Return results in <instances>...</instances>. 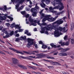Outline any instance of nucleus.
Wrapping results in <instances>:
<instances>
[{"mask_svg":"<svg viewBox=\"0 0 74 74\" xmlns=\"http://www.w3.org/2000/svg\"><path fill=\"white\" fill-rule=\"evenodd\" d=\"M63 23V21L59 20L52 23L49 24V27H51L50 28L51 30H52V29H53L55 30V31L54 32V36L56 37H58L60 36V32H61V31L65 32H67V30H65V27L62 28V27H58V26L57 25H55L56 23H57V25H59ZM59 31H60V32Z\"/></svg>","mask_w":74,"mask_h":74,"instance_id":"1","label":"nucleus"},{"mask_svg":"<svg viewBox=\"0 0 74 74\" xmlns=\"http://www.w3.org/2000/svg\"><path fill=\"white\" fill-rule=\"evenodd\" d=\"M62 1V0H54L53 2H52V3L53 5L55 6L56 4H57V2L59 3V5H60L61 6V7L60 6V8H59V10L60 11H62V10L64 8V6L63 5V3H61V1Z\"/></svg>","mask_w":74,"mask_h":74,"instance_id":"2","label":"nucleus"},{"mask_svg":"<svg viewBox=\"0 0 74 74\" xmlns=\"http://www.w3.org/2000/svg\"><path fill=\"white\" fill-rule=\"evenodd\" d=\"M11 1L12 3H17V4H16V8H17L18 7H19V5L21 4V3H23L24 2L25 0H16L15 1V0H11Z\"/></svg>","mask_w":74,"mask_h":74,"instance_id":"3","label":"nucleus"},{"mask_svg":"<svg viewBox=\"0 0 74 74\" xmlns=\"http://www.w3.org/2000/svg\"><path fill=\"white\" fill-rule=\"evenodd\" d=\"M29 21L32 23L31 24H30V26L32 25L34 26H37V24L36 23H37V21L36 20H34L32 18V17H30L29 18Z\"/></svg>","mask_w":74,"mask_h":74,"instance_id":"4","label":"nucleus"},{"mask_svg":"<svg viewBox=\"0 0 74 74\" xmlns=\"http://www.w3.org/2000/svg\"><path fill=\"white\" fill-rule=\"evenodd\" d=\"M27 40L28 43L27 45V47H28V48H29L30 45H33V40L32 39L28 38L27 39Z\"/></svg>","mask_w":74,"mask_h":74,"instance_id":"5","label":"nucleus"},{"mask_svg":"<svg viewBox=\"0 0 74 74\" xmlns=\"http://www.w3.org/2000/svg\"><path fill=\"white\" fill-rule=\"evenodd\" d=\"M49 15V16L47 17V20L48 21H50V22H53V21H55L56 20V19L58 17V16H57L55 18H51V16L50 15Z\"/></svg>","mask_w":74,"mask_h":74,"instance_id":"6","label":"nucleus"},{"mask_svg":"<svg viewBox=\"0 0 74 74\" xmlns=\"http://www.w3.org/2000/svg\"><path fill=\"white\" fill-rule=\"evenodd\" d=\"M41 17L42 18H44H44L42 20V22H44L46 21L47 19V18H48V17L49 16V15H45V14L44 13H42L41 14Z\"/></svg>","mask_w":74,"mask_h":74,"instance_id":"7","label":"nucleus"},{"mask_svg":"<svg viewBox=\"0 0 74 74\" xmlns=\"http://www.w3.org/2000/svg\"><path fill=\"white\" fill-rule=\"evenodd\" d=\"M49 24L48 25V27H43L41 29L42 30H43V31H44L45 32V29L49 31L50 30V31H51V32L52 30V29L51 30V29H50V27H49Z\"/></svg>","mask_w":74,"mask_h":74,"instance_id":"8","label":"nucleus"},{"mask_svg":"<svg viewBox=\"0 0 74 74\" xmlns=\"http://www.w3.org/2000/svg\"><path fill=\"white\" fill-rule=\"evenodd\" d=\"M12 61L13 63L14 64H16L19 62V61L18 60L14 58H12Z\"/></svg>","mask_w":74,"mask_h":74,"instance_id":"9","label":"nucleus"},{"mask_svg":"<svg viewBox=\"0 0 74 74\" xmlns=\"http://www.w3.org/2000/svg\"><path fill=\"white\" fill-rule=\"evenodd\" d=\"M60 8V6L58 5V6H56L55 7H54L53 8L51 6L49 8V10L50 11H51L52 10H55V9H58V8Z\"/></svg>","mask_w":74,"mask_h":74,"instance_id":"10","label":"nucleus"},{"mask_svg":"<svg viewBox=\"0 0 74 74\" xmlns=\"http://www.w3.org/2000/svg\"><path fill=\"white\" fill-rule=\"evenodd\" d=\"M11 8H7V6L6 5L4 6V8H0V10H3V11H5V10H9V9H11Z\"/></svg>","mask_w":74,"mask_h":74,"instance_id":"11","label":"nucleus"},{"mask_svg":"<svg viewBox=\"0 0 74 74\" xmlns=\"http://www.w3.org/2000/svg\"><path fill=\"white\" fill-rule=\"evenodd\" d=\"M36 56H38L36 58V59H39V58H41L43 57V55L42 54H37L36 55Z\"/></svg>","mask_w":74,"mask_h":74,"instance_id":"12","label":"nucleus"},{"mask_svg":"<svg viewBox=\"0 0 74 74\" xmlns=\"http://www.w3.org/2000/svg\"><path fill=\"white\" fill-rule=\"evenodd\" d=\"M5 33L6 35H7L8 36H12L13 34H14V31H12L10 32V34H8V32H7V31H6L5 32Z\"/></svg>","mask_w":74,"mask_h":74,"instance_id":"13","label":"nucleus"},{"mask_svg":"<svg viewBox=\"0 0 74 74\" xmlns=\"http://www.w3.org/2000/svg\"><path fill=\"white\" fill-rule=\"evenodd\" d=\"M23 7H24V6L22 5L19 8H18L19 7H18L16 8V9L17 10V11L18 12H19V11H20L21 10H23Z\"/></svg>","mask_w":74,"mask_h":74,"instance_id":"14","label":"nucleus"},{"mask_svg":"<svg viewBox=\"0 0 74 74\" xmlns=\"http://www.w3.org/2000/svg\"><path fill=\"white\" fill-rule=\"evenodd\" d=\"M42 1L43 2L45 1L46 4H48L50 3L51 1L50 0H42Z\"/></svg>","mask_w":74,"mask_h":74,"instance_id":"15","label":"nucleus"},{"mask_svg":"<svg viewBox=\"0 0 74 74\" xmlns=\"http://www.w3.org/2000/svg\"><path fill=\"white\" fill-rule=\"evenodd\" d=\"M6 18L5 16H0V22H1L2 20H5Z\"/></svg>","mask_w":74,"mask_h":74,"instance_id":"16","label":"nucleus"},{"mask_svg":"<svg viewBox=\"0 0 74 74\" xmlns=\"http://www.w3.org/2000/svg\"><path fill=\"white\" fill-rule=\"evenodd\" d=\"M40 5L42 8H45V6H46V5L44 3V2H42V3L40 4Z\"/></svg>","mask_w":74,"mask_h":74,"instance_id":"17","label":"nucleus"},{"mask_svg":"<svg viewBox=\"0 0 74 74\" xmlns=\"http://www.w3.org/2000/svg\"><path fill=\"white\" fill-rule=\"evenodd\" d=\"M70 49L69 48H67L65 49H64L63 50H62L61 51V52H66V51H69Z\"/></svg>","mask_w":74,"mask_h":74,"instance_id":"18","label":"nucleus"},{"mask_svg":"<svg viewBox=\"0 0 74 74\" xmlns=\"http://www.w3.org/2000/svg\"><path fill=\"white\" fill-rule=\"evenodd\" d=\"M20 40H26V37L25 36H21Z\"/></svg>","mask_w":74,"mask_h":74,"instance_id":"19","label":"nucleus"},{"mask_svg":"<svg viewBox=\"0 0 74 74\" xmlns=\"http://www.w3.org/2000/svg\"><path fill=\"white\" fill-rule=\"evenodd\" d=\"M31 12H36V10L35 8H32L31 10Z\"/></svg>","mask_w":74,"mask_h":74,"instance_id":"20","label":"nucleus"},{"mask_svg":"<svg viewBox=\"0 0 74 74\" xmlns=\"http://www.w3.org/2000/svg\"><path fill=\"white\" fill-rule=\"evenodd\" d=\"M32 15L34 17L37 16V12H34L32 13Z\"/></svg>","mask_w":74,"mask_h":74,"instance_id":"21","label":"nucleus"},{"mask_svg":"<svg viewBox=\"0 0 74 74\" xmlns=\"http://www.w3.org/2000/svg\"><path fill=\"white\" fill-rule=\"evenodd\" d=\"M51 46L52 47H54V48H56V45H55L54 44L52 43L50 44Z\"/></svg>","mask_w":74,"mask_h":74,"instance_id":"22","label":"nucleus"},{"mask_svg":"<svg viewBox=\"0 0 74 74\" xmlns=\"http://www.w3.org/2000/svg\"><path fill=\"white\" fill-rule=\"evenodd\" d=\"M59 44H61V46H64V42H62V41H60L59 42Z\"/></svg>","mask_w":74,"mask_h":74,"instance_id":"23","label":"nucleus"},{"mask_svg":"<svg viewBox=\"0 0 74 74\" xmlns=\"http://www.w3.org/2000/svg\"><path fill=\"white\" fill-rule=\"evenodd\" d=\"M14 52H16L17 53H20V54H22V52L18 51L16 50H15Z\"/></svg>","mask_w":74,"mask_h":74,"instance_id":"24","label":"nucleus"},{"mask_svg":"<svg viewBox=\"0 0 74 74\" xmlns=\"http://www.w3.org/2000/svg\"><path fill=\"white\" fill-rule=\"evenodd\" d=\"M29 67V69H37V68L35 67H33L32 66H28Z\"/></svg>","mask_w":74,"mask_h":74,"instance_id":"25","label":"nucleus"},{"mask_svg":"<svg viewBox=\"0 0 74 74\" xmlns=\"http://www.w3.org/2000/svg\"><path fill=\"white\" fill-rule=\"evenodd\" d=\"M64 12V11H62V12H60L58 13L57 14V16L58 15H60V14H63V13Z\"/></svg>","mask_w":74,"mask_h":74,"instance_id":"26","label":"nucleus"},{"mask_svg":"<svg viewBox=\"0 0 74 74\" xmlns=\"http://www.w3.org/2000/svg\"><path fill=\"white\" fill-rule=\"evenodd\" d=\"M46 57L47 59H55V58L52 57L47 56Z\"/></svg>","mask_w":74,"mask_h":74,"instance_id":"27","label":"nucleus"},{"mask_svg":"<svg viewBox=\"0 0 74 74\" xmlns=\"http://www.w3.org/2000/svg\"><path fill=\"white\" fill-rule=\"evenodd\" d=\"M15 27L17 29H19L20 28H21V27H19L18 25H16L15 26Z\"/></svg>","mask_w":74,"mask_h":74,"instance_id":"28","label":"nucleus"},{"mask_svg":"<svg viewBox=\"0 0 74 74\" xmlns=\"http://www.w3.org/2000/svg\"><path fill=\"white\" fill-rule=\"evenodd\" d=\"M29 16H30V15L28 14H25V16L26 18H29Z\"/></svg>","mask_w":74,"mask_h":74,"instance_id":"29","label":"nucleus"},{"mask_svg":"<svg viewBox=\"0 0 74 74\" xmlns=\"http://www.w3.org/2000/svg\"><path fill=\"white\" fill-rule=\"evenodd\" d=\"M42 48H43V49H45V48H47V46L45 45H43L42 46Z\"/></svg>","mask_w":74,"mask_h":74,"instance_id":"30","label":"nucleus"},{"mask_svg":"<svg viewBox=\"0 0 74 74\" xmlns=\"http://www.w3.org/2000/svg\"><path fill=\"white\" fill-rule=\"evenodd\" d=\"M21 68L22 69H24V70H27V68L25 66L23 65V66H22Z\"/></svg>","mask_w":74,"mask_h":74,"instance_id":"31","label":"nucleus"},{"mask_svg":"<svg viewBox=\"0 0 74 74\" xmlns=\"http://www.w3.org/2000/svg\"><path fill=\"white\" fill-rule=\"evenodd\" d=\"M38 4V3H36V6H35V7H36V9H37V10H38V9H39L40 8L39 7H38V6H37Z\"/></svg>","mask_w":74,"mask_h":74,"instance_id":"32","label":"nucleus"},{"mask_svg":"<svg viewBox=\"0 0 74 74\" xmlns=\"http://www.w3.org/2000/svg\"><path fill=\"white\" fill-rule=\"evenodd\" d=\"M25 10L26 11H30V9L28 8H26Z\"/></svg>","mask_w":74,"mask_h":74,"instance_id":"33","label":"nucleus"},{"mask_svg":"<svg viewBox=\"0 0 74 74\" xmlns=\"http://www.w3.org/2000/svg\"><path fill=\"white\" fill-rule=\"evenodd\" d=\"M10 37V35H6V36H3V38H8Z\"/></svg>","mask_w":74,"mask_h":74,"instance_id":"34","label":"nucleus"},{"mask_svg":"<svg viewBox=\"0 0 74 74\" xmlns=\"http://www.w3.org/2000/svg\"><path fill=\"white\" fill-rule=\"evenodd\" d=\"M71 42L72 44H74V40L73 39H71Z\"/></svg>","mask_w":74,"mask_h":74,"instance_id":"35","label":"nucleus"},{"mask_svg":"<svg viewBox=\"0 0 74 74\" xmlns=\"http://www.w3.org/2000/svg\"><path fill=\"white\" fill-rule=\"evenodd\" d=\"M17 66H18L19 67H20L21 68H22V66L23 65H21V64H17Z\"/></svg>","mask_w":74,"mask_h":74,"instance_id":"36","label":"nucleus"},{"mask_svg":"<svg viewBox=\"0 0 74 74\" xmlns=\"http://www.w3.org/2000/svg\"><path fill=\"white\" fill-rule=\"evenodd\" d=\"M64 38V40L66 41V40H67V36H65Z\"/></svg>","mask_w":74,"mask_h":74,"instance_id":"37","label":"nucleus"},{"mask_svg":"<svg viewBox=\"0 0 74 74\" xmlns=\"http://www.w3.org/2000/svg\"><path fill=\"white\" fill-rule=\"evenodd\" d=\"M28 33L29 31H28V30H25V31L24 33L25 34H27Z\"/></svg>","mask_w":74,"mask_h":74,"instance_id":"38","label":"nucleus"},{"mask_svg":"<svg viewBox=\"0 0 74 74\" xmlns=\"http://www.w3.org/2000/svg\"><path fill=\"white\" fill-rule=\"evenodd\" d=\"M21 13L23 15H25V14H26V12H25V11L21 12Z\"/></svg>","mask_w":74,"mask_h":74,"instance_id":"39","label":"nucleus"},{"mask_svg":"<svg viewBox=\"0 0 74 74\" xmlns=\"http://www.w3.org/2000/svg\"><path fill=\"white\" fill-rule=\"evenodd\" d=\"M64 45H69V42H66L65 43Z\"/></svg>","mask_w":74,"mask_h":74,"instance_id":"40","label":"nucleus"},{"mask_svg":"<svg viewBox=\"0 0 74 74\" xmlns=\"http://www.w3.org/2000/svg\"><path fill=\"white\" fill-rule=\"evenodd\" d=\"M52 64H53V65H56V64H57V62H52Z\"/></svg>","mask_w":74,"mask_h":74,"instance_id":"41","label":"nucleus"},{"mask_svg":"<svg viewBox=\"0 0 74 74\" xmlns=\"http://www.w3.org/2000/svg\"><path fill=\"white\" fill-rule=\"evenodd\" d=\"M26 58V59H28L29 60H31L32 61V60H33V59L32 58H29V57H27Z\"/></svg>","mask_w":74,"mask_h":74,"instance_id":"42","label":"nucleus"},{"mask_svg":"<svg viewBox=\"0 0 74 74\" xmlns=\"http://www.w3.org/2000/svg\"><path fill=\"white\" fill-rule=\"evenodd\" d=\"M32 73H36V74H41L39 72H37L36 73L35 72H31Z\"/></svg>","mask_w":74,"mask_h":74,"instance_id":"43","label":"nucleus"},{"mask_svg":"<svg viewBox=\"0 0 74 74\" xmlns=\"http://www.w3.org/2000/svg\"><path fill=\"white\" fill-rule=\"evenodd\" d=\"M24 52L25 53H27V54H28L29 55H30V52H27V51H24Z\"/></svg>","mask_w":74,"mask_h":74,"instance_id":"44","label":"nucleus"},{"mask_svg":"<svg viewBox=\"0 0 74 74\" xmlns=\"http://www.w3.org/2000/svg\"><path fill=\"white\" fill-rule=\"evenodd\" d=\"M9 49H10V50H11L12 51H15V50L14 49L11 48V47H9Z\"/></svg>","mask_w":74,"mask_h":74,"instance_id":"45","label":"nucleus"},{"mask_svg":"<svg viewBox=\"0 0 74 74\" xmlns=\"http://www.w3.org/2000/svg\"><path fill=\"white\" fill-rule=\"evenodd\" d=\"M6 30H7V29L3 28V29L2 30V32H5V31H6Z\"/></svg>","mask_w":74,"mask_h":74,"instance_id":"46","label":"nucleus"},{"mask_svg":"<svg viewBox=\"0 0 74 74\" xmlns=\"http://www.w3.org/2000/svg\"><path fill=\"white\" fill-rule=\"evenodd\" d=\"M14 24H11V25L10 27L13 28V27H14Z\"/></svg>","mask_w":74,"mask_h":74,"instance_id":"47","label":"nucleus"},{"mask_svg":"<svg viewBox=\"0 0 74 74\" xmlns=\"http://www.w3.org/2000/svg\"><path fill=\"white\" fill-rule=\"evenodd\" d=\"M32 52H34L35 53H38V51H32Z\"/></svg>","mask_w":74,"mask_h":74,"instance_id":"48","label":"nucleus"},{"mask_svg":"<svg viewBox=\"0 0 74 74\" xmlns=\"http://www.w3.org/2000/svg\"><path fill=\"white\" fill-rule=\"evenodd\" d=\"M27 35L29 36H32V34H30V33L29 32H28V33H27Z\"/></svg>","mask_w":74,"mask_h":74,"instance_id":"49","label":"nucleus"},{"mask_svg":"<svg viewBox=\"0 0 74 74\" xmlns=\"http://www.w3.org/2000/svg\"><path fill=\"white\" fill-rule=\"evenodd\" d=\"M5 25H6V26H8V27H9L10 25V24L9 23H6Z\"/></svg>","mask_w":74,"mask_h":74,"instance_id":"50","label":"nucleus"},{"mask_svg":"<svg viewBox=\"0 0 74 74\" xmlns=\"http://www.w3.org/2000/svg\"><path fill=\"white\" fill-rule=\"evenodd\" d=\"M18 29L19 30V32H22V31H23V29H21V28H20Z\"/></svg>","mask_w":74,"mask_h":74,"instance_id":"51","label":"nucleus"},{"mask_svg":"<svg viewBox=\"0 0 74 74\" xmlns=\"http://www.w3.org/2000/svg\"><path fill=\"white\" fill-rule=\"evenodd\" d=\"M29 58H33L34 59V58H36V57H35V56H29Z\"/></svg>","mask_w":74,"mask_h":74,"instance_id":"52","label":"nucleus"},{"mask_svg":"<svg viewBox=\"0 0 74 74\" xmlns=\"http://www.w3.org/2000/svg\"><path fill=\"white\" fill-rule=\"evenodd\" d=\"M42 25H43V26H46L47 25V24L45 23H42Z\"/></svg>","mask_w":74,"mask_h":74,"instance_id":"53","label":"nucleus"},{"mask_svg":"<svg viewBox=\"0 0 74 74\" xmlns=\"http://www.w3.org/2000/svg\"><path fill=\"white\" fill-rule=\"evenodd\" d=\"M63 56H67V54L66 53H63Z\"/></svg>","mask_w":74,"mask_h":74,"instance_id":"54","label":"nucleus"},{"mask_svg":"<svg viewBox=\"0 0 74 74\" xmlns=\"http://www.w3.org/2000/svg\"><path fill=\"white\" fill-rule=\"evenodd\" d=\"M37 22L36 23H38V25L39 24H40V20H37Z\"/></svg>","mask_w":74,"mask_h":74,"instance_id":"55","label":"nucleus"},{"mask_svg":"<svg viewBox=\"0 0 74 74\" xmlns=\"http://www.w3.org/2000/svg\"><path fill=\"white\" fill-rule=\"evenodd\" d=\"M59 55H60V56H63V53H59Z\"/></svg>","mask_w":74,"mask_h":74,"instance_id":"56","label":"nucleus"},{"mask_svg":"<svg viewBox=\"0 0 74 74\" xmlns=\"http://www.w3.org/2000/svg\"><path fill=\"white\" fill-rule=\"evenodd\" d=\"M39 44H42V42L41 41H40L39 42Z\"/></svg>","mask_w":74,"mask_h":74,"instance_id":"57","label":"nucleus"},{"mask_svg":"<svg viewBox=\"0 0 74 74\" xmlns=\"http://www.w3.org/2000/svg\"><path fill=\"white\" fill-rule=\"evenodd\" d=\"M33 52H32V53H30V54H29V55H31V54H33V55H36V53Z\"/></svg>","mask_w":74,"mask_h":74,"instance_id":"58","label":"nucleus"},{"mask_svg":"<svg viewBox=\"0 0 74 74\" xmlns=\"http://www.w3.org/2000/svg\"><path fill=\"white\" fill-rule=\"evenodd\" d=\"M45 34H49L48 33V32L47 31H46L45 32Z\"/></svg>","mask_w":74,"mask_h":74,"instance_id":"59","label":"nucleus"},{"mask_svg":"<svg viewBox=\"0 0 74 74\" xmlns=\"http://www.w3.org/2000/svg\"><path fill=\"white\" fill-rule=\"evenodd\" d=\"M19 34H17L16 35V37H19Z\"/></svg>","mask_w":74,"mask_h":74,"instance_id":"60","label":"nucleus"},{"mask_svg":"<svg viewBox=\"0 0 74 74\" xmlns=\"http://www.w3.org/2000/svg\"><path fill=\"white\" fill-rule=\"evenodd\" d=\"M40 32L41 33H44V31L43 30L40 31Z\"/></svg>","mask_w":74,"mask_h":74,"instance_id":"61","label":"nucleus"},{"mask_svg":"<svg viewBox=\"0 0 74 74\" xmlns=\"http://www.w3.org/2000/svg\"><path fill=\"white\" fill-rule=\"evenodd\" d=\"M51 12H52L53 13H55L56 12V11H54L53 10L51 11Z\"/></svg>","mask_w":74,"mask_h":74,"instance_id":"62","label":"nucleus"},{"mask_svg":"<svg viewBox=\"0 0 74 74\" xmlns=\"http://www.w3.org/2000/svg\"><path fill=\"white\" fill-rule=\"evenodd\" d=\"M18 41H19V39L17 38L16 39L15 41H16V42H17Z\"/></svg>","mask_w":74,"mask_h":74,"instance_id":"63","label":"nucleus"},{"mask_svg":"<svg viewBox=\"0 0 74 74\" xmlns=\"http://www.w3.org/2000/svg\"><path fill=\"white\" fill-rule=\"evenodd\" d=\"M62 73L63 74H69V73H66V72H62Z\"/></svg>","mask_w":74,"mask_h":74,"instance_id":"64","label":"nucleus"}]
</instances>
